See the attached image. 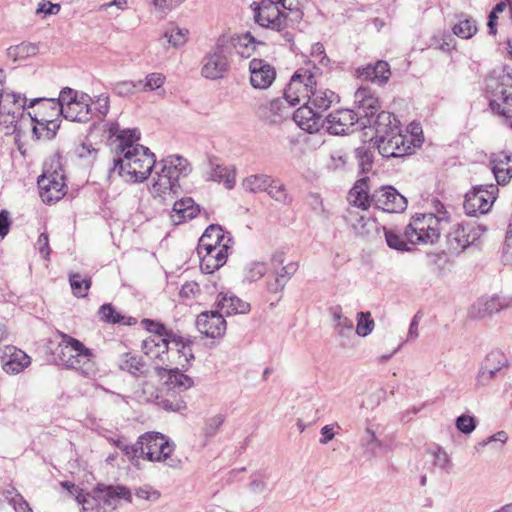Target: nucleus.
<instances>
[{"instance_id":"nucleus-10","label":"nucleus","mask_w":512,"mask_h":512,"mask_svg":"<svg viewBox=\"0 0 512 512\" xmlns=\"http://www.w3.org/2000/svg\"><path fill=\"white\" fill-rule=\"evenodd\" d=\"M39 194L43 202L53 204L66 194V184L62 169L45 170L38 179Z\"/></svg>"},{"instance_id":"nucleus-16","label":"nucleus","mask_w":512,"mask_h":512,"mask_svg":"<svg viewBox=\"0 0 512 512\" xmlns=\"http://www.w3.org/2000/svg\"><path fill=\"white\" fill-rule=\"evenodd\" d=\"M229 248V244H218L216 247L208 244L202 249L197 247L201 270L210 274L222 267L226 263Z\"/></svg>"},{"instance_id":"nucleus-31","label":"nucleus","mask_w":512,"mask_h":512,"mask_svg":"<svg viewBox=\"0 0 512 512\" xmlns=\"http://www.w3.org/2000/svg\"><path fill=\"white\" fill-rule=\"evenodd\" d=\"M372 123L376 139L380 138V136L390 135L392 132L396 133L401 131L399 121L393 114L387 111H381L378 113Z\"/></svg>"},{"instance_id":"nucleus-40","label":"nucleus","mask_w":512,"mask_h":512,"mask_svg":"<svg viewBox=\"0 0 512 512\" xmlns=\"http://www.w3.org/2000/svg\"><path fill=\"white\" fill-rule=\"evenodd\" d=\"M329 313L334 322V327L339 336L345 337L353 331V321L344 316L341 305H334L329 308Z\"/></svg>"},{"instance_id":"nucleus-48","label":"nucleus","mask_w":512,"mask_h":512,"mask_svg":"<svg viewBox=\"0 0 512 512\" xmlns=\"http://www.w3.org/2000/svg\"><path fill=\"white\" fill-rule=\"evenodd\" d=\"M69 282L73 294L77 297H85L87 295V291L91 286V280L88 278H83L78 273H71L69 275Z\"/></svg>"},{"instance_id":"nucleus-12","label":"nucleus","mask_w":512,"mask_h":512,"mask_svg":"<svg viewBox=\"0 0 512 512\" xmlns=\"http://www.w3.org/2000/svg\"><path fill=\"white\" fill-rule=\"evenodd\" d=\"M373 205L389 213H401L407 208V199L394 187L384 186L371 194Z\"/></svg>"},{"instance_id":"nucleus-46","label":"nucleus","mask_w":512,"mask_h":512,"mask_svg":"<svg viewBox=\"0 0 512 512\" xmlns=\"http://www.w3.org/2000/svg\"><path fill=\"white\" fill-rule=\"evenodd\" d=\"M213 181L223 182L227 189H232L235 185V173L228 167L216 165L210 175Z\"/></svg>"},{"instance_id":"nucleus-7","label":"nucleus","mask_w":512,"mask_h":512,"mask_svg":"<svg viewBox=\"0 0 512 512\" xmlns=\"http://www.w3.org/2000/svg\"><path fill=\"white\" fill-rule=\"evenodd\" d=\"M7 98L12 99L13 104L17 106L18 110L26 107H36L32 119L37 124L40 123L41 115H44L47 120L60 118L62 115L60 96L58 98H34L29 101V104H27L28 99L21 94H7Z\"/></svg>"},{"instance_id":"nucleus-58","label":"nucleus","mask_w":512,"mask_h":512,"mask_svg":"<svg viewBox=\"0 0 512 512\" xmlns=\"http://www.w3.org/2000/svg\"><path fill=\"white\" fill-rule=\"evenodd\" d=\"M508 441V435L505 431H498L497 433L485 438L475 446L479 451L482 447L494 444L495 448L501 449Z\"/></svg>"},{"instance_id":"nucleus-26","label":"nucleus","mask_w":512,"mask_h":512,"mask_svg":"<svg viewBox=\"0 0 512 512\" xmlns=\"http://www.w3.org/2000/svg\"><path fill=\"white\" fill-rule=\"evenodd\" d=\"M170 344V338L161 337V335H149L142 341L141 348L148 357L164 361V356L167 355Z\"/></svg>"},{"instance_id":"nucleus-43","label":"nucleus","mask_w":512,"mask_h":512,"mask_svg":"<svg viewBox=\"0 0 512 512\" xmlns=\"http://www.w3.org/2000/svg\"><path fill=\"white\" fill-rule=\"evenodd\" d=\"M39 52V48L34 43L23 42L21 44L11 46L7 49V55L13 61L25 60L35 56Z\"/></svg>"},{"instance_id":"nucleus-45","label":"nucleus","mask_w":512,"mask_h":512,"mask_svg":"<svg viewBox=\"0 0 512 512\" xmlns=\"http://www.w3.org/2000/svg\"><path fill=\"white\" fill-rule=\"evenodd\" d=\"M508 365V360L506 358V356L504 355V353L500 350H492L490 351L483 363H482V366L489 369V370H492L493 372H499L502 368L504 367H507Z\"/></svg>"},{"instance_id":"nucleus-36","label":"nucleus","mask_w":512,"mask_h":512,"mask_svg":"<svg viewBox=\"0 0 512 512\" xmlns=\"http://www.w3.org/2000/svg\"><path fill=\"white\" fill-rule=\"evenodd\" d=\"M228 38L232 44V50H236L237 54L246 58L250 57L257 44H263L261 41H256V39L249 32L240 36Z\"/></svg>"},{"instance_id":"nucleus-33","label":"nucleus","mask_w":512,"mask_h":512,"mask_svg":"<svg viewBox=\"0 0 512 512\" xmlns=\"http://www.w3.org/2000/svg\"><path fill=\"white\" fill-rule=\"evenodd\" d=\"M75 364L70 369H75L85 376H91L96 373V365L94 356L90 349L86 348L82 343V348H78L75 355Z\"/></svg>"},{"instance_id":"nucleus-55","label":"nucleus","mask_w":512,"mask_h":512,"mask_svg":"<svg viewBox=\"0 0 512 512\" xmlns=\"http://www.w3.org/2000/svg\"><path fill=\"white\" fill-rule=\"evenodd\" d=\"M185 0H148V3L153 6L156 13L160 14L163 18L169 11L178 7Z\"/></svg>"},{"instance_id":"nucleus-5","label":"nucleus","mask_w":512,"mask_h":512,"mask_svg":"<svg viewBox=\"0 0 512 512\" xmlns=\"http://www.w3.org/2000/svg\"><path fill=\"white\" fill-rule=\"evenodd\" d=\"M59 96L62 116L65 119L82 123L91 120L93 116L92 98L88 94L65 87Z\"/></svg>"},{"instance_id":"nucleus-30","label":"nucleus","mask_w":512,"mask_h":512,"mask_svg":"<svg viewBox=\"0 0 512 512\" xmlns=\"http://www.w3.org/2000/svg\"><path fill=\"white\" fill-rule=\"evenodd\" d=\"M348 201L356 208L366 210L373 201L369 194V186L366 178L358 180L348 194Z\"/></svg>"},{"instance_id":"nucleus-24","label":"nucleus","mask_w":512,"mask_h":512,"mask_svg":"<svg viewBox=\"0 0 512 512\" xmlns=\"http://www.w3.org/2000/svg\"><path fill=\"white\" fill-rule=\"evenodd\" d=\"M156 375L172 388L188 389L193 385V379L181 372L178 368L155 367Z\"/></svg>"},{"instance_id":"nucleus-13","label":"nucleus","mask_w":512,"mask_h":512,"mask_svg":"<svg viewBox=\"0 0 512 512\" xmlns=\"http://www.w3.org/2000/svg\"><path fill=\"white\" fill-rule=\"evenodd\" d=\"M296 104L289 101L284 95L282 98H275L265 106H260L258 109L259 116L269 124H279L290 117L293 118L294 111L292 110Z\"/></svg>"},{"instance_id":"nucleus-14","label":"nucleus","mask_w":512,"mask_h":512,"mask_svg":"<svg viewBox=\"0 0 512 512\" xmlns=\"http://www.w3.org/2000/svg\"><path fill=\"white\" fill-rule=\"evenodd\" d=\"M358 122V115L350 109H339L331 112L324 120L323 127L332 135H345L353 131Z\"/></svg>"},{"instance_id":"nucleus-61","label":"nucleus","mask_w":512,"mask_h":512,"mask_svg":"<svg viewBox=\"0 0 512 512\" xmlns=\"http://www.w3.org/2000/svg\"><path fill=\"white\" fill-rule=\"evenodd\" d=\"M99 314L101 318L109 323H121L124 317L118 313L110 304H104L100 307Z\"/></svg>"},{"instance_id":"nucleus-35","label":"nucleus","mask_w":512,"mask_h":512,"mask_svg":"<svg viewBox=\"0 0 512 512\" xmlns=\"http://www.w3.org/2000/svg\"><path fill=\"white\" fill-rule=\"evenodd\" d=\"M359 76L373 83L383 84L390 77L389 65L385 61H378L375 65H368L359 71Z\"/></svg>"},{"instance_id":"nucleus-2","label":"nucleus","mask_w":512,"mask_h":512,"mask_svg":"<svg viewBox=\"0 0 512 512\" xmlns=\"http://www.w3.org/2000/svg\"><path fill=\"white\" fill-rule=\"evenodd\" d=\"M156 164L149 148L138 145L123 150V156L114 160L113 171H117L126 181L143 182L151 174Z\"/></svg>"},{"instance_id":"nucleus-22","label":"nucleus","mask_w":512,"mask_h":512,"mask_svg":"<svg viewBox=\"0 0 512 512\" xmlns=\"http://www.w3.org/2000/svg\"><path fill=\"white\" fill-rule=\"evenodd\" d=\"M217 310L223 315L245 314L250 311V304L231 292H220L216 300Z\"/></svg>"},{"instance_id":"nucleus-19","label":"nucleus","mask_w":512,"mask_h":512,"mask_svg":"<svg viewBox=\"0 0 512 512\" xmlns=\"http://www.w3.org/2000/svg\"><path fill=\"white\" fill-rule=\"evenodd\" d=\"M198 330L207 337H221L226 331L224 315L218 310L203 312L196 320Z\"/></svg>"},{"instance_id":"nucleus-23","label":"nucleus","mask_w":512,"mask_h":512,"mask_svg":"<svg viewBox=\"0 0 512 512\" xmlns=\"http://www.w3.org/2000/svg\"><path fill=\"white\" fill-rule=\"evenodd\" d=\"M61 341L57 347V361L59 364L69 368L75 364V355L78 348H82V343L64 333L60 334Z\"/></svg>"},{"instance_id":"nucleus-49","label":"nucleus","mask_w":512,"mask_h":512,"mask_svg":"<svg viewBox=\"0 0 512 512\" xmlns=\"http://www.w3.org/2000/svg\"><path fill=\"white\" fill-rule=\"evenodd\" d=\"M119 154L123 156V150L129 146H138L137 141L140 139V132L137 129H124L118 135Z\"/></svg>"},{"instance_id":"nucleus-1","label":"nucleus","mask_w":512,"mask_h":512,"mask_svg":"<svg viewBox=\"0 0 512 512\" xmlns=\"http://www.w3.org/2000/svg\"><path fill=\"white\" fill-rule=\"evenodd\" d=\"M150 192L163 201L172 200L180 190L179 178L190 172L188 161L178 155H170L159 162Z\"/></svg>"},{"instance_id":"nucleus-34","label":"nucleus","mask_w":512,"mask_h":512,"mask_svg":"<svg viewBox=\"0 0 512 512\" xmlns=\"http://www.w3.org/2000/svg\"><path fill=\"white\" fill-rule=\"evenodd\" d=\"M100 484L89 493H78L76 500L82 506L81 512H105L103 507Z\"/></svg>"},{"instance_id":"nucleus-25","label":"nucleus","mask_w":512,"mask_h":512,"mask_svg":"<svg viewBox=\"0 0 512 512\" xmlns=\"http://www.w3.org/2000/svg\"><path fill=\"white\" fill-rule=\"evenodd\" d=\"M491 170L499 185L507 184L512 178V156L508 154L493 155L490 159Z\"/></svg>"},{"instance_id":"nucleus-20","label":"nucleus","mask_w":512,"mask_h":512,"mask_svg":"<svg viewBox=\"0 0 512 512\" xmlns=\"http://www.w3.org/2000/svg\"><path fill=\"white\" fill-rule=\"evenodd\" d=\"M2 366L8 374H18L27 368L30 363V357L15 346H5L2 350Z\"/></svg>"},{"instance_id":"nucleus-4","label":"nucleus","mask_w":512,"mask_h":512,"mask_svg":"<svg viewBox=\"0 0 512 512\" xmlns=\"http://www.w3.org/2000/svg\"><path fill=\"white\" fill-rule=\"evenodd\" d=\"M175 445L165 435L158 432H148L140 436L132 452L150 462H164L170 467H176L177 463L171 459Z\"/></svg>"},{"instance_id":"nucleus-41","label":"nucleus","mask_w":512,"mask_h":512,"mask_svg":"<svg viewBox=\"0 0 512 512\" xmlns=\"http://www.w3.org/2000/svg\"><path fill=\"white\" fill-rule=\"evenodd\" d=\"M273 177L267 174H254L246 177L243 182V188L251 193L265 192L267 186L271 185Z\"/></svg>"},{"instance_id":"nucleus-3","label":"nucleus","mask_w":512,"mask_h":512,"mask_svg":"<svg viewBox=\"0 0 512 512\" xmlns=\"http://www.w3.org/2000/svg\"><path fill=\"white\" fill-rule=\"evenodd\" d=\"M447 223L446 212H439V215L416 214L405 228L404 237L410 244H434Z\"/></svg>"},{"instance_id":"nucleus-59","label":"nucleus","mask_w":512,"mask_h":512,"mask_svg":"<svg viewBox=\"0 0 512 512\" xmlns=\"http://www.w3.org/2000/svg\"><path fill=\"white\" fill-rule=\"evenodd\" d=\"M384 235L387 242V245L399 251L407 250L406 242L400 237L398 233L391 229L384 228Z\"/></svg>"},{"instance_id":"nucleus-18","label":"nucleus","mask_w":512,"mask_h":512,"mask_svg":"<svg viewBox=\"0 0 512 512\" xmlns=\"http://www.w3.org/2000/svg\"><path fill=\"white\" fill-rule=\"evenodd\" d=\"M99 491L105 512H113L122 505L123 501L132 502V493L126 486L100 484Z\"/></svg>"},{"instance_id":"nucleus-39","label":"nucleus","mask_w":512,"mask_h":512,"mask_svg":"<svg viewBox=\"0 0 512 512\" xmlns=\"http://www.w3.org/2000/svg\"><path fill=\"white\" fill-rule=\"evenodd\" d=\"M366 434L367 437L363 440L366 453L372 457H378L388 452L390 448L377 438L376 431L371 424L367 426Z\"/></svg>"},{"instance_id":"nucleus-60","label":"nucleus","mask_w":512,"mask_h":512,"mask_svg":"<svg viewBox=\"0 0 512 512\" xmlns=\"http://www.w3.org/2000/svg\"><path fill=\"white\" fill-rule=\"evenodd\" d=\"M41 129L46 131L45 137L47 139H52L56 135L57 130L60 127L59 118H53L47 120L44 115H41L40 123L37 124Z\"/></svg>"},{"instance_id":"nucleus-28","label":"nucleus","mask_w":512,"mask_h":512,"mask_svg":"<svg viewBox=\"0 0 512 512\" xmlns=\"http://www.w3.org/2000/svg\"><path fill=\"white\" fill-rule=\"evenodd\" d=\"M355 104L362 109L365 117H373L380 109V101L367 87H360L354 95Z\"/></svg>"},{"instance_id":"nucleus-62","label":"nucleus","mask_w":512,"mask_h":512,"mask_svg":"<svg viewBox=\"0 0 512 512\" xmlns=\"http://www.w3.org/2000/svg\"><path fill=\"white\" fill-rule=\"evenodd\" d=\"M469 315L474 319H483L492 314L488 310V306L485 303L484 297L478 299L470 308Z\"/></svg>"},{"instance_id":"nucleus-47","label":"nucleus","mask_w":512,"mask_h":512,"mask_svg":"<svg viewBox=\"0 0 512 512\" xmlns=\"http://www.w3.org/2000/svg\"><path fill=\"white\" fill-rule=\"evenodd\" d=\"M484 300L491 314L512 308V296L494 295L492 297H484Z\"/></svg>"},{"instance_id":"nucleus-52","label":"nucleus","mask_w":512,"mask_h":512,"mask_svg":"<svg viewBox=\"0 0 512 512\" xmlns=\"http://www.w3.org/2000/svg\"><path fill=\"white\" fill-rule=\"evenodd\" d=\"M453 32L458 37L469 39L477 32V26L475 21L464 18L453 26Z\"/></svg>"},{"instance_id":"nucleus-32","label":"nucleus","mask_w":512,"mask_h":512,"mask_svg":"<svg viewBox=\"0 0 512 512\" xmlns=\"http://www.w3.org/2000/svg\"><path fill=\"white\" fill-rule=\"evenodd\" d=\"M475 240L476 237L470 233L469 227L460 224L448 235V243L453 251H462Z\"/></svg>"},{"instance_id":"nucleus-42","label":"nucleus","mask_w":512,"mask_h":512,"mask_svg":"<svg viewBox=\"0 0 512 512\" xmlns=\"http://www.w3.org/2000/svg\"><path fill=\"white\" fill-rule=\"evenodd\" d=\"M265 192L280 204L290 205L292 203V196L287 192L286 186L279 179L273 177L271 185L267 186Z\"/></svg>"},{"instance_id":"nucleus-29","label":"nucleus","mask_w":512,"mask_h":512,"mask_svg":"<svg viewBox=\"0 0 512 512\" xmlns=\"http://www.w3.org/2000/svg\"><path fill=\"white\" fill-rule=\"evenodd\" d=\"M338 101V95L333 91L317 88L315 86L308 101L306 102L310 104L320 115H322V113L329 109L333 103Z\"/></svg>"},{"instance_id":"nucleus-51","label":"nucleus","mask_w":512,"mask_h":512,"mask_svg":"<svg viewBox=\"0 0 512 512\" xmlns=\"http://www.w3.org/2000/svg\"><path fill=\"white\" fill-rule=\"evenodd\" d=\"M170 342L176 348L180 357H183L186 362L194 359L190 340H185L181 336L174 334L171 336Z\"/></svg>"},{"instance_id":"nucleus-63","label":"nucleus","mask_w":512,"mask_h":512,"mask_svg":"<svg viewBox=\"0 0 512 512\" xmlns=\"http://www.w3.org/2000/svg\"><path fill=\"white\" fill-rule=\"evenodd\" d=\"M95 104V108L93 109V114L97 113L99 118H104L109 112V96L107 94H101L95 97V100H92V104Z\"/></svg>"},{"instance_id":"nucleus-6","label":"nucleus","mask_w":512,"mask_h":512,"mask_svg":"<svg viewBox=\"0 0 512 512\" xmlns=\"http://www.w3.org/2000/svg\"><path fill=\"white\" fill-rule=\"evenodd\" d=\"M232 44L227 36L218 38L215 47L202 61L201 74L207 79H220L228 71Z\"/></svg>"},{"instance_id":"nucleus-37","label":"nucleus","mask_w":512,"mask_h":512,"mask_svg":"<svg viewBox=\"0 0 512 512\" xmlns=\"http://www.w3.org/2000/svg\"><path fill=\"white\" fill-rule=\"evenodd\" d=\"M231 239L224 234L223 229L218 225H210L201 238L199 239V243L197 247H206L208 244H211L212 247L218 246V244H229Z\"/></svg>"},{"instance_id":"nucleus-56","label":"nucleus","mask_w":512,"mask_h":512,"mask_svg":"<svg viewBox=\"0 0 512 512\" xmlns=\"http://www.w3.org/2000/svg\"><path fill=\"white\" fill-rule=\"evenodd\" d=\"M267 272V265L264 262H252L245 269V279L254 282L262 278Z\"/></svg>"},{"instance_id":"nucleus-8","label":"nucleus","mask_w":512,"mask_h":512,"mask_svg":"<svg viewBox=\"0 0 512 512\" xmlns=\"http://www.w3.org/2000/svg\"><path fill=\"white\" fill-rule=\"evenodd\" d=\"M313 70L314 72L308 68H300L294 73L284 90V95L289 101H293L296 105L301 101H308L311 92L317 85L316 73L319 72V69L313 67Z\"/></svg>"},{"instance_id":"nucleus-15","label":"nucleus","mask_w":512,"mask_h":512,"mask_svg":"<svg viewBox=\"0 0 512 512\" xmlns=\"http://www.w3.org/2000/svg\"><path fill=\"white\" fill-rule=\"evenodd\" d=\"M376 144L379 153L383 157H401L411 150V141L401 131L380 136L376 139Z\"/></svg>"},{"instance_id":"nucleus-9","label":"nucleus","mask_w":512,"mask_h":512,"mask_svg":"<svg viewBox=\"0 0 512 512\" xmlns=\"http://www.w3.org/2000/svg\"><path fill=\"white\" fill-rule=\"evenodd\" d=\"M281 5L272 0L253 2V19L260 27L281 32L286 27L287 15L280 10Z\"/></svg>"},{"instance_id":"nucleus-11","label":"nucleus","mask_w":512,"mask_h":512,"mask_svg":"<svg viewBox=\"0 0 512 512\" xmlns=\"http://www.w3.org/2000/svg\"><path fill=\"white\" fill-rule=\"evenodd\" d=\"M497 192L495 185L474 187L465 195L463 206L466 214L475 216L477 213H487L496 200Z\"/></svg>"},{"instance_id":"nucleus-50","label":"nucleus","mask_w":512,"mask_h":512,"mask_svg":"<svg viewBox=\"0 0 512 512\" xmlns=\"http://www.w3.org/2000/svg\"><path fill=\"white\" fill-rule=\"evenodd\" d=\"M188 33L187 29L172 25L165 31L164 37L167 38L168 42L174 47H180L187 42Z\"/></svg>"},{"instance_id":"nucleus-44","label":"nucleus","mask_w":512,"mask_h":512,"mask_svg":"<svg viewBox=\"0 0 512 512\" xmlns=\"http://www.w3.org/2000/svg\"><path fill=\"white\" fill-rule=\"evenodd\" d=\"M119 367L134 376L146 375V365L141 357L126 354L120 361Z\"/></svg>"},{"instance_id":"nucleus-53","label":"nucleus","mask_w":512,"mask_h":512,"mask_svg":"<svg viewBox=\"0 0 512 512\" xmlns=\"http://www.w3.org/2000/svg\"><path fill=\"white\" fill-rule=\"evenodd\" d=\"M370 317V312H359L357 314L356 333L359 336L365 337L373 331L375 323Z\"/></svg>"},{"instance_id":"nucleus-64","label":"nucleus","mask_w":512,"mask_h":512,"mask_svg":"<svg viewBox=\"0 0 512 512\" xmlns=\"http://www.w3.org/2000/svg\"><path fill=\"white\" fill-rule=\"evenodd\" d=\"M357 157L359 159V165L362 171H369L372 167L373 153L370 149L360 147L356 150Z\"/></svg>"},{"instance_id":"nucleus-17","label":"nucleus","mask_w":512,"mask_h":512,"mask_svg":"<svg viewBox=\"0 0 512 512\" xmlns=\"http://www.w3.org/2000/svg\"><path fill=\"white\" fill-rule=\"evenodd\" d=\"M250 83L256 89H267L276 78L275 68L267 61L254 58L249 63Z\"/></svg>"},{"instance_id":"nucleus-57","label":"nucleus","mask_w":512,"mask_h":512,"mask_svg":"<svg viewBox=\"0 0 512 512\" xmlns=\"http://www.w3.org/2000/svg\"><path fill=\"white\" fill-rule=\"evenodd\" d=\"M142 85V80L133 82V81H119L114 84L113 91L122 97L129 96L131 94H134L137 90H139V87Z\"/></svg>"},{"instance_id":"nucleus-38","label":"nucleus","mask_w":512,"mask_h":512,"mask_svg":"<svg viewBox=\"0 0 512 512\" xmlns=\"http://www.w3.org/2000/svg\"><path fill=\"white\" fill-rule=\"evenodd\" d=\"M426 455L429 457L434 468L450 473L453 466L452 461L448 453L442 447L432 445L427 448Z\"/></svg>"},{"instance_id":"nucleus-54","label":"nucleus","mask_w":512,"mask_h":512,"mask_svg":"<svg viewBox=\"0 0 512 512\" xmlns=\"http://www.w3.org/2000/svg\"><path fill=\"white\" fill-rule=\"evenodd\" d=\"M166 77L162 73H150L142 81L139 91H154L160 89L165 83Z\"/></svg>"},{"instance_id":"nucleus-27","label":"nucleus","mask_w":512,"mask_h":512,"mask_svg":"<svg viewBox=\"0 0 512 512\" xmlns=\"http://www.w3.org/2000/svg\"><path fill=\"white\" fill-rule=\"evenodd\" d=\"M199 211V206L192 198H182L174 203L171 212V219L174 224L179 225L182 222L196 217Z\"/></svg>"},{"instance_id":"nucleus-21","label":"nucleus","mask_w":512,"mask_h":512,"mask_svg":"<svg viewBox=\"0 0 512 512\" xmlns=\"http://www.w3.org/2000/svg\"><path fill=\"white\" fill-rule=\"evenodd\" d=\"M293 120L308 133H316L323 127L322 115L307 102L294 111Z\"/></svg>"}]
</instances>
